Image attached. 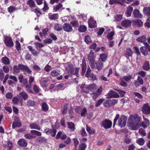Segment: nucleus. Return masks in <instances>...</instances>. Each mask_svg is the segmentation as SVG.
<instances>
[{
	"label": "nucleus",
	"instance_id": "1",
	"mask_svg": "<svg viewBox=\"0 0 150 150\" xmlns=\"http://www.w3.org/2000/svg\"><path fill=\"white\" fill-rule=\"evenodd\" d=\"M128 120V127L130 129L133 130H137L140 127L139 123L141 118L137 114L130 115Z\"/></svg>",
	"mask_w": 150,
	"mask_h": 150
},
{
	"label": "nucleus",
	"instance_id": "2",
	"mask_svg": "<svg viewBox=\"0 0 150 150\" xmlns=\"http://www.w3.org/2000/svg\"><path fill=\"white\" fill-rule=\"evenodd\" d=\"M119 114H117L114 120L113 127H114L117 120H118V124L119 126L121 127H124L125 126L127 117L126 116L122 115L120 117Z\"/></svg>",
	"mask_w": 150,
	"mask_h": 150
},
{
	"label": "nucleus",
	"instance_id": "3",
	"mask_svg": "<svg viewBox=\"0 0 150 150\" xmlns=\"http://www.w3.org/2000/svg\"><path fill=\"white\" fill-rule=\"evenodd\" d=\"M144 46L141 47L140 48L141 52L144 56L147 55L148 51L150 52V46L147 42H144Z\"/></svg>",
	"mask_w": 150,
	"mask_h": 150
},
{
	"label": "nucleus",
	"instance_id": "4",
	"mask_svg": "<svg viewBox=\"0 0 150 150\" xmlns=\"http://www.w3.org/2000/svg\"><path fill=\"white\" fill-rule=\"evenodd\" d=\"M12 101L14 104L19 105L20 106L23 105V99L19 95L14 97L13 98Z\"/></svg>",
	"mask_w": 150,
	"mask_h": 150
},
{
	"label": "nucleus",
	"instance_id": "5",
	"mask_svg": "<svg viewBox=\"0 0 150 150\" xmlns=\"http://www.w3.org/2000/svg\"><path fill=\"white\" fill-rule=\"evenodd\" d=\"M102 87H100L98 89L96 92H93L91 94L93 99L94 100H96L98 97L100 95L102 91Z\"/></svg>",
	"mask_w": 150,
	"mask_h": 150
},
{
	"label": "nucleus",
	"instance_id": "6",
	"mask_svg": "<svg viewBox=\"0 0 150 150\" xmlns=\"http://www.w3.org/2000/svg\"><path fill=\"white\" fill-rule=\"evenodd\" d=\"M4 42L6 45L8 47H11L14 45L12 38L10 37H5L4 40Z\"/></svg>",
	"mask_w": 150,
	"mask_h": 150
},
{
	"label": "nucleus",
	"instance_id": "7",
	"mask_svg": "<svg viewBox=\"0 0 150 150\" xmlns=\"http://www.w3.org/2000/svg\"><path fill=\"white\" fill-rule=\"evenodd\" d=\"M112 124V122L111 121L107 119L103 121L102 122V125L105 129H108L111 128Z\"/></svg>",
	"mask_w": 150,
	"mask_h": 150
},
{
	"label": "nucleus",
	"instance_id": "8",
	"mask_svg": "<svg viewBox=\"0 0 150 150\" xmlns=\"http://www.w3.org/2000/svg\"><path fill=\"white\" fill-rule=\"evenodd\" d=\"M107 98H118L119 97V95L118 93L112 90H110L106 95Z\"/></svg>",
	"mask_w": 150,
	"mask_h": 150
},
{
	"label": "nucleus",
	"instance_id": "9",
	"mask_svg": "<svg viewBox=\"0 0 150 150\" xmlns=\"http://www.w3.org/2000/svg\"><path fill=\"white\" fill-rule=\"evenodd\" d=\"M142 111L144 114H150V106L148 103L144 105L142 108Z\"/></svg>",
	"mask_w": 150,
	"mask_h": 150
},
{
	"label": "nucleus",
	"instance_id": "10",
	"mask_svg": "<svg viewBox=\"0 0 150 150\" xmlns=\"http://www.w3.org/2000/svg\"><path fill=\"white\" fill-rule=\"evenodd\" d=\"M64 30L67 32H70L73 31L72 26L69 23H65L63 26Z\"/></svg>",
	"mask_w": 150,
	"mask_h": 150
},
{
	"label": "nucleus",
	"instance_id": "11",
	"mask_svg": "<svg viewBox=\"0 0 150 150\" xmlns=\"http://www.w3.org/2000/svg\"><path fill=\"white\" fill-rule=\"evenodd\" d=\"M74 68L71 64H68L66 68V70L69 75L72 74L74 73Z\"/></svg>",
	"mask_w": 150,
	"mask_h": 150
},
{
	"label": "nucleus",
	"instance_id": "12",
	"mask_svg": "<svg viewBox=\"0 0 150 150\" xmlns=\"http://www.w3.org/2000/svg\"><path fill=\"white\" fill-rule=\"evenodd\" d=\"M89 27L90 28H93L96 26V21L92 17H90L88 21Z\"/></svg>",
	"mask_w": 150,
	"mask_h": 150
},
{
	"label": "nucleus",
	"instance_id": "13",
	"mask_svg": "<svg viewBox=\"0 0 150 150\" xmlns=\"http://www.w3.org/2000/svg\"><path fill=\"white\" fill-rule=\"evenodd\" d=\"M45 131L47 134H50L53 137L55 136L56 133V131L55 129H52L48 128L45 129Z\"/></svg>",
	"mask_w": 150,
	"mask_h": 150
},
{
	"label": "nucleus",
	"instance_id": "14",
	"mask_svg": "<svg viewBox=\"0 0 150 150\" xmlns=\"http://www.w3.org/2000/svg\"><path fill=\"white\" fill-rule=\"evenodd\" d=\"M86 88L87 90L93 91L96 90L97 88V86L95 83L87 85L86 86Z\"/></svg>",
	"mask_w": 150,
	"mask_h": 150
},
{
	"label": "nucleus",
	"instance_id": "15",
	"mask_svg": "<svg viewBox=\"0 0 150 150\" xmlns=\"http://www.w3.org/2000/svg\"><path fill=\"white\" fill-rule=\"evenodd\" d=\"M125 1H126L125 0H110L109 4L110 5L116 4H120L121 5H123Z\"/></svg>",
	"mask_w": 150,
	"mask_h": 150
},
{
	"label": "nucleus",
	"instance_id": "16",
	"mask_svg": "<svg viewBox=\"0 0 150 150\" xmlns=\"http://www.w3.org/2000/svg\"><path fill=\"white\" fill-rule=\"evenodd\" d=\"M143 118L144 119V121L140 124V127L142 126L144 128H146L149 125V122L147 119L144 118V117Z\"/></svg>",
	"mask_w": 150,
	"mask_h": 150
},
{
	"label": "nucleus",
	"instance_id": "17",
	"mask_svg": "<svg viewBox=\"0 0 150 150\" xmlns=\"http://www.w3.org/2000/svg\"><path fill=\"white\" fill-rule=\"evenodd\" d=\"M82 66V72L81 74L83 76L86 72V70L87 66L86 64V62L85 60L83 59L82 61V64H81Z\"/></svg>",
	"mask_w": 150,
	"mask_h": 150
},
{
	"label": "nucleus",
	"instance_id": "18",
	"mask_svg": "<svg viewBox=\"0 0 150 150\" xmlns=\"http://www.w3.org/2000/svg\"><path fill=\"white\" fill-rule=\"evenodd\" d=\"M133 8L131 6H129L127 8V9L125 13L126 16L127 17H130L131 16L132 11Z\"/></svg>",
	"mask_w": 150,
	"mask_h": 150
},
{
	"label": "nucleus",
	"instance_id": "19",
	"mask_svg": "<svg viewBox=\"0 0 150 150\" xmlns=\"http://www.w3.org/2000/svg\"><path fill=\"white\" fill-rule=\"evenodd\" d=\"M131 21L129 20H123L121 22L122 26L126 28L129 27L131 25Z\"/></svg>",
	"mask_w": 150,
	"mask_h": 150
},
{
	"label": "nucleus",
	"instance_id": "20",
	"mask_svg": "<svg viewBox=\"0 0 150 150\" xmlns=\"http://www.w3.org/2000/svg\"><path fill=\"white\" fill-rule=\"evenodd\" d=\"M18 145L22 147H26L27 146V143L24 139H20L18 142Z\"/></svg>",
	"mask_w": 150,
	"mask_h": 150
},
{
	"label": "nucleus",
	"instance_id": "21",
	"mask_svg": "<svg viewBox=\"0 0 150 150\" xmlns=\"http://www.w3.org/2000/svg\"><path fill=\"white\" fill-rule=\"evenodd\" d=\"M132 13L133 14L134 17L135 18H141L142 16V15L140 13L138 9H134Z\"/></svg>",
	"mask_w": 150,
	"mask_h": 150
},
{
	"label": "nucleus",
	"instance_id": "22",
	"mask_svg": "<svg viewBox=\"0 0 150 150\" xmlns=\"http://www.w3.org/2000/svg\"><path fill=\"white\" fill-rule=\"evenodd\" d=\"M1 60L2 63L5 65H8L10 63L9 59L6 56L2 57Z\"/></svg>",
	"mask_w": 150,
	"mask_h": 150
},
{
	"label": "nucleus",
	"instance_id": "23",
	"mask_svg": "<svg viewBox=\"0 0 150 150\" xmlns=\"http://www.w3.org/2000/svg\"><path fill=\"white\" fill-rule=\"evenodd\" d=\"M27 48L34 56H37L39 54V53L37 52L35 49H33L32 46H28L27 47Z\"/></svg>",
	"mask_w": 150,
	"mask_h": 150
},
{
	"label": "nucleus",
	"instance_id": "24",
	"mask_svg": "<svg viewBox=\"0 0 150 150\" xmlns=\"http://www.w3.org/2000/svg\"><path fill=\"white\" fill-rule=\"evenodd\" d=\"M88 59L90 61H95V56L94 55V52L93 50H91L89 54Z\"/></svg>",
	"mask_w": 150,
	"mask_h": 150
},
{
	"label": "nucleus",
	"instance_id": "25",
	"mask_svg": "<svg viewBox=\"0 0 150 150\" xmlns=\"http://www.w3.org/2000/svg\"><path fill=\"white\" fill-rule=\"evenodd\" d=\"M146 40V35H143L142 36L139 37L136 39V40L139 42L144 43Z\"/></svg>",
	"mask_w": 150,
	"mask_h": 150
},
{
	"label": "nucleus",
	"instance_id": "26",
	"mask_svg": "<svg viewBox=\"0 0 150 150\" xmlns=\"http://www.w3.org/2000/svg\"><path fill=\"white\" fill-rule=\"evenodd\" d=\"M29 127L31 129H37L38 130H40L41 129V128L39 125L35 123H31Z\"/></svg>",
	"mask_w": 150,
	"mask_h": 150
},
{
	"label": "nucleus",
	"instance_id": "27",
	"mask_svg": "<svg viewBox=\"0 0 150 150\" xmlns=\"http://www.w3.org/2000/svg\"><path fill=\"white\" fill-rule=\"evenodd\" d=\"M42 109L44 112H47L49 109V106L45 102L42 103Z\"/></svg>",
	"mask_w": 150,
	"mask_h": 150
},
{
	"label": "nucleus",
	"instance_id": "28",
	"mask_svg": "<svg viewBox=\"0 0 150 150\" xmlns=\"http://www.w3.org/2000/svg\"><path fill=\"white\" fill-rule=\"evenodd\" d=\"M144 13L146 16H150V7H144L143 9Z\"/></svg>",
	"mask_w": 150,
	"mask_h": 150
},
{
	"label": "nucleus",
	"instance_id": "29",
	"mask_svg": "<svg viewBox=\"0 0 150 150\" xmlns=\"http://www.w3.org/2000/svg\"><path fill=\"white\" fill-rule=\"evenodd\" d=\"M133 23L136 26L139 27L142 26L143 25V23L141 20H137L134 21Z\"/></svg>",
	"mask_w": 150,
	"mask_h": 150
},
{
	"label": "nucleus",
	"instance_id": "30",
	"mask_svg": "<svg viewBox=\"0 0 150 150\" xmlns=\"http://www.w3.org/2000/svg\"><path fill=\"white\" fill-rule=\"evenodd\" d=\"M48 17L50 20H55L58 18V15L57 14H51V13H49L48 14Z\"/></svg>",
	"mask_w": 150,
	"mask_h": 150
},
{
	"label": "nucleus",
	"instance_id": "31",
	"mask_svg": "<svg viewBox=\"0 0 150 150\" xmlns=\"http://www.w3.org/2000/svg\"><path fill=\"white\" fill-rule=\"evenodd\" d=\"M99 61L98 62L96 63V67L97 69L98 70H101L103 66V64L100 60V59H99Z\"/></svg>",
	"mask_w": 150,
	"mask_h": 150
},
{
	"label": "nucleus",
	"instance_id": "32",
	"mask_svg": "<svg viewBox=\"0 0 150 150\" xmlns=\"http://www.w3.org/2000/svg\"><path fill=\"white\" fill-rule=\"evenodd\" d=\"M150 66L149 62H146L144 64L142 68L145 70H148L150 69Z\"/></svg>",
	"mask_w": 150,
	"mask_h": 150
},
{
	"label": "nucleus",
	"instance_id": "33",
	"mask_svg": "<svg viewBox=\"0 0 150 150\" xmlns=\"http://www.w3.org/2000/svg\"><path fill=\"white\" fill-rule=\"evenodd\" d=\"M27 105L28 107L34 106L35 105L36 103L33 100H29L26 102Z\"/></svg>",
	"mask_w": 150,
	"mask_h": 150
},
{
	"label": "nucleus",
	"instance_id": "34",
	"mask_svg": "<svg viewBox=\"0 0 150 150\" xmlns=\"http://www.w3.org/2000/svg\"><path fill=\"white\" fill-rule=\"evenodd\" d=\"M19 94L22 98L24 100H26L28 99V95L24 91H23L21 93H20Z\"/></svg>",
	"mask_w": 150,
	"mask_h": 150
},
{
	"label": "nucleus",
	"instance_id": "35",
	"mask_svg": "<svg viewBox=\"0 0 150 150\" xmlns=\"http://www.w3.org/2000/svg\"><path fill=\"white\" fill-rule=\"evenodd\" d=\"M12 146V143L10 141L8 142L7 145H4V147L7 150H11V149Z\"/></svg>",
	"mask_w": 150,
	"mask_h": 150
},
{
	"label": "nucleus",
	"instance_id": "36",
	"mask_svg": "<svg viewBox=\"0 0 150 150\" xmlns=\"http://www.w3.org/2000/svg\"><path fill=\"white\" fill-rule=\"evenodd\" d=\"M104 107H110L112 106V105L110 101V100H108L105 101L103 104Z\"/></svg>",
	"mask_w": 150,
	"mask_h": 150
},
{
	"label": "nucleus",
	"instance_id": "37",
	"mask_svg": "<svg viewBox=\"0 0 150 150\" xmlns=\"http://www.w3.org/2000/svg\"><path fill=\"white\" fill-rule=\"evenodd\" d=\"M27 4L32 8L35 7V5L33 0H28Z\"/></svg>",
	"mask_w": 150,
	"mask_h": 150
},
{
	"label": "nucleus",
	"instance_id": "38",
	"mask_svg": "<svg viewBox=\"0 0 150 150\" xmlns=\"http://www.w3.org/2000/svg\"><path fill=\"white\" fill-rule=\"evenodd\" d=\"M54 28L57 31H60L62 30L63 26L60 24L56 23L55 25Z\"/></svg>",
	"mask_w": 150,
	"mask_h": 150
},
{
	"label": "nucleus",
	"instance_id": "39",
	"mask_svg": "<svg viewBox=\"0 0 150 150\" xmlns=\"http://www.w3.org/2000/svg\"><path fill=\"white\" fill-rule=\"evenodd\" d=\"M18 9V8H16L13 6H11L8 8V11L10 13H12Z\"/></svg>",
	"mask_w": 150,
	"mask_h": 150
},
{
	"label": "nucleus",
	"instance_id": "40",
	"mask_svg": "<svg viewBox=\"0 0 150 150\" xmlns=\"http://www.w3.org/2000/svg\"><path fill=\"white\" fill-rule=\"evenodd\" d=\"M31 134H34L38 136H40L41 135V133L39 131L35 130H31L30 131Z\"/></svg>",
	"mask_w": 150,
	"mask_h": 150
},
{
	"label": "nucleus",
	"instance_id": "41",
	"mask_svg": "<svg viewBox=\"0 0 150 150\" xmlns=\"http://www.w3.org/2000/svg\"><path fill=\"white\" fill-rule=\"evenodd\" d=\"M20 69L18 67V65L17 66L14 65L13 67V73L14 74H16L20 72Z\"/></svg>",
	"mask_w": 150,
	"mask_h": 150
},
{
	"label": "nucleus",
	"instance_id": "42",
	"mask_svg": "<svg viewBox=\"0 0 150 150\" xmlns=\"http://www.w3.org/2000/svg\"><path fill=\"white\" fill-rule=\"evenodd\" d=\"M21 126V123L19 122H15L12 124V127L13 129L16 127H19Z\"/></svg>",
	"mask_w": 150,
	"mask_h": 150
},
{
	"label": "nucleus",
	"instance_id": "43",
	"mask_svg": "<svg viewBox=\"0 0 150 150\" xmlns=\"http://www.w3.org/2000/svg\"><path fill=\"white\" fill-rule=\"evenodd\" d=\"M132 52L130 48H128L127 50L125 55L127 57L131 56L132 54Z\"/></svg>",
	"mask_w": 150,
	"mask_h": 150
},
{
	"label": "nucleus",
	"instance_id": "44",
	"mask_svg": "<svg viewBox=\"0 0 150 150\" xmlns=\"http://www.w3.org/2000/svg\"><path fill=\"white\" fill-rule=\"evenodd\" d=\"M68 104H66L62 110V113L63 115L66 114L67 112V110L68 108Z\"/></svg>",
	"mask_w": 150,
	"mask_h": 150
},
{
	"label": "nucleus",
	"instance_id": "45",
	"mask_svg": "<svg viewBox=\"0 0 150 150\" xmlns=\"http://www.w3.org/2000/svg\"><path fill=\"white\" fill-rule=\"evenodd\" d=\"M86 29L87 28L86 26L82 25L80 26L78 30L80 32H84L86 30Z\"/></svg>",
	"mask_w": 150,
	"mask_h": 150
},
{
	"label": "nucleus",
	"instance_id": "46",
	"mask_svg": "<svg viewBox=\"0 0 150 150\" xmlns=\"http://www.w3.org/2000/svg\"><path fill=\"white\" fill-rule=\"evenodd\" d=\"M144 140L142 138H139L137 141V143L140 145H142L144 143Z\"/></svg>",
	"mask_w": 150,
	"mask_h": 150
},
{
	"label": "nucleus",
	"instance_id": "47",
	"mask_svg": "<svg viewBox=\"0 0 150 150\" xmlns=\"http://www.w3.org/2000/svg\"><path fill=\"white\" fill-rule=\"evenodd\" d=\"M107 57V55L104 54H102L100 55V58L101 61L103 62H105V61Z\"/></svg>",
	"mask_w": 150,
	"mask_h": 150
},
{
	"label": "nucleus",
	"instance_id": "48",
	"mask_svg": "<svg viewBox=\"0 0 150 150\" xmlns=\"http://www.w3.org/2000/svg\"><path fill=\"white\" fill-rule=\"evenodd\" d=\"M68 127L72 131L75 130V127L74 123L72 122H68Z\"/></svg>",
	"mask_w": 150,
	"mask_h": 150
},
{
	"label": "nucleus",
	"instance_id": "49",
	"mask_svg": "<svg viewBox=\"0 0 150 150\" xmlns=\"http://www.w3.org/2000/svg\"><path fill=\"white\" fill-rule=\"evenodd\" d=\"M86 86H85V84H81V86H80V88L82 90V91L84 93H89L88 91L87 90H86Z\"/></svg>",
	"mask_w": 150,
	"mask_h": 150
},
{
	"label": "nucleus",
	"instance_id": "50",
	"mask_svg": "<svg viewBox=\"0 0 150 150\" xmlns=\"http://www.w3.org/2000/svg\"><path fill=\"white\" fill-rule=\"evenodd\" d=\"M26 90L28 91L31 92V84H27L24 85Z\"/></svg>",
	"mask_w": 150,
	"mask_h": 150
},
{
	"label": "nucleus",
	"instance_id": "51",
	"mask_svg": "<svg viewBox=\"0 0 150 150\" xmlns=\"http://www.w3.org/2000/svg\"><path fill=\"white\" fill-rule=\"evenodd\" d=\"M122 78L126 82H128L130 81L132 78V76L131 75L125 76H124Z\"/></svg>",
	"mask_w": 150,
	"mask_h": 150
},
{
	"label": "nucleus",
	"instance_id": "52",
	"mask_svg": "<svg viewBox=\"0 0 150 150\" xmlns=\"http://www.w3.org/2000/svg\"><path fill=\"white\" fill-rule=\"evenodd\" d=\"M87 114V111L86 109V108H83L81 111V115L82 117H85Z\"/></svg>",
	"mask_w": 150,
	"mask_h": 150
},
{
	"label": "nucleus",
	"instance_id": "53",
	"mask_svg": "<svg viewBox=\"0 0 150 150\" xmlns=\"http://www.w3.org/2000/svg\"><path fill=\"white\" fill-rule=\"evenodd\" d=\"M115 21H120L122 19V16L121 15H118L115 16Z\"/></svg>",
	"mask_w": 150,
	"mask_h": 150
},
{
	"label": "nucleus",
	"instance_id": "54",
	"mask_svg": "<svg viewBox=\"0 0 150 150\" xmlns=\"http://www.w3.org/2000/svg\"><path fill=\"white\" fill-rule=\"evenodd\" d=\"M70 23L74 27H78L79 26V22L77 21H71Z\"/></svg>",
	"mask_w": 150,
	"mask_h": 150
},
{
	"label": "nucleus",
	"instance_id": "55",
	"mask_svg": "<svg viewBox=\"0 0 150 150\" xmlns=\"http://www.w3.org/2000/svg\"><path fill=\"white\" fill-rule=\"evenodd\" d=\"M104 100L103 98L100 99L99 100L95 103V106L97 107L99 106Z\"/></svg>",
	"mask_w": 150,
	"mask_h": 150
},
{
	"label": "nucleus",
	"instance_id": "56",
	"mask_svg": "<svg viewBox=\"0 0 150 150\" xmlns=\"http://www.w3.org/2000/svg\"><path fill=\"white\" fill-rule=\"evenodd\" d=\"M114 34V32H112L110 33L107 36V38L109 40H112L113 39V36Z\"/></svg>",
	"mask_w": 150,
	"mask_h": 150
},
{
	"label": "nucleus",
	"instance_id": "57",
	"mask_svg": "<svg viewBox=\"0 0 150 150\" xmlns=\"http://www.w3.org/2000/svg\"><path fill=\"white\" fill-rule=\"evenodd\" d=\"M59 74V73L55 70H54L51 72V75L53 76H56Z\"/></svg>",
	"mask_w": 150,
	"mask_h": 150
},
{
	"label": "nucleus",
	"instance_id": "58",
	"mask_svg": "<svg viewBox=\"0 0 150 150\" xmlns=\"http://www.w3.org/2000/svg\"><path fill=\"white\" fill-rule=\"evenodd\" d=\"M62 6V4L60 3L59 4L54 8V10L55 11H57Z\"/></svg>",
	"mask_w": 150,
	"mask_h": 150
},
{
	"label": "nucleus",
	"instance_id": "59",
	"mask_svg": "<svg viewBox=\"0 0 150 150\" xmlns=\"http://www.w3.org/2000/svg\"><path fill=\"white\" fill-rule=\"evenodd\" d=\"M92 41L90 37L89 36H85V42L89 44L91 43Z\"/></svg>",
	"mask_w": 150,
	"mask_h": 150
},
{
	"label": "nucleus",
	"instance_id": "60",
	"mask_svg": "<svg viewBox=\"0 0 150 150\" xmlns=\"http://www.w3.org/2000/svg\"><path fill=\"white\" fill-rule=\"evenodd\" d=\"M24 137L26 139H31L35 137H34L30 134H25L24 135Z\"/></svg>",
	"mask_w": 150,
	"mask_h": 150
},
{
	"label": "nucleus",
	"instance_id": "61",
	"mask_svg": "<svg viewBox=\"0 0 150 150\" xmlns=\"http://www.w3.org/2000/svg\"><path fill=\"white\" fill-rule=\"evenodd\" d=\"M27 67V66L24 65L22 64H18V67L20 68V69L21 70H23V71H25V69H26V67Z\"/></svg>",
	"mask_w": 150,
	"mask_h": 150
},
{
	"label": "nucleus",
	"instance_id": "62",
	"mask_svg": "<svg viewBox=\"0 0 150 150\" xmlns=\"http://www.w3.org/2000/svg\"><path fill=\"white\" fill-rule=\"evenodd\" d=\"M34 45L36 46V48L37 49L38 47L40 48H42L44 46V45L39 42H35L34 43Z\"/></svg>",
	"mask_w": 150,
	"mask_h": 150
},
{
	"label": "nucleus",
	"instance_id": "63",
	"mask_svg": "<svg viewBox=\"0 0 150 150\" xmlns=\"http://www.w3.org/2000/svg\"><path fill=\"white\" fill-rule=\"evenodd\" d=\"M4 72L6 73H8L9 71V68L6 66H4L2 67Z\"/></svg>",
	"mask_w": 150,
	"mask_h": 150
},
{
	"label": "nucleus",
	"instance_id": "64",
	"mask_svg": "<svg viewBox=\"0 0 150 150\" xmlns=\"http://www.w3.org/2000/svg\"><path fill=\"white\" fill-rule=\"evenodd\" d=\"M86 147V145L84 144H82L79 145V149L85 150Z\"/></svg>",
	"mask_w": 150,
	"mask_h": 150
}]
</instances>
